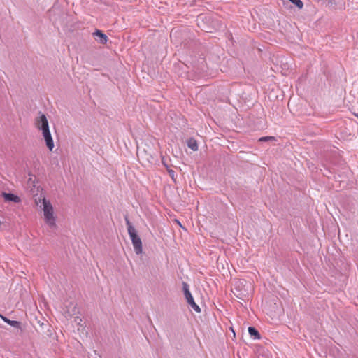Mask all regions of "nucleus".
<instances>
[{"instance_id": "1", "label": "nucleus", "mask_w": 358, "mask_h": 358, "mask_svg": "<svg viewBox=\"0 0 358 358\" xmlns=\"http://www.w3.org/2000/svg\"><path fill=\"white\" fill-rule=\"evenodd\" d=\"M35 202L41 208L43 213V219L45 224L50 229H55L57 227V216L51 202L42 196L35 199Z\"/></svg>"}, {"instance_id": "2", "label": "nucleus", "mask_w": 358, "mask_h": 358, "mask_svg": "<svg viewBox=\"0 0 358 358\" xmlns=\"http://www.w3.org/2000/svg\"><path fill=\"white\" fill-rule=\"evenodd\" d=\"M35 127L41 131L42 136L48 148L52 151L55 147L53 139L49 129V124L46 116L40 113L34 120Z\"/></svg>"}, {"instance_id": "3", "label": "nucleus", "mask_w": 358, "mask_h": 358, "mask_svg": "<svg viewBox=\"0 0 358 358\" xmlns=\"http://www.w3.org/2000/svg\"><path fill=\"white\" fill-rule=\"evenodd\" d=\"M126 224L127 226L128 234L131 240L134 252L136 255H141L143 252L142 241L138 236L137 231L134 227L131 224L129 220L126 219Z\"/></svg>"}, {"instance_id": "4", "label": "nucleus", "mask_w": 358, "mask_h": 358, "mask_svg": "<svg viewBox=\"0 0 358 358\" xmlns=\"http://www.w3.org/2000/svg\"><path fill=\"white\" fill-rule=\"evenodd\" d=\"M183 290L185 299L187 303L191 306V307L197 313L201 312V308L199 306L194 302V298L192 296L189 290L188 285L186 283H183Z\"/></svg>"}, {"instance_id": "5", "label": "nucleus", "mask_w": 358, "mask_h": 358, "mask_svg": "<svg viewBox=\"0 0 358 358\" xmlns=\"http://www.w3.org/2000/svg\"><path fill=\"white\" fill-rule=\"evenodd\" d=\"M94 36L97 37L96 40L101 44H106L108 41L107 36L100 30H96L94 34Z\"/></svg>"}, {"instance_id": "6", "label": "nucleus", "mask_w": 358, "mask_h": 358, "mask_svg": "<svg viewBox=\"0 0 358 358\" xmlns=\"http://www.w3.org/2000/svg\"><path fill=\"white\" fill-rule=\"evenodd\" d=\"M2 196L6 201H13L15 203H19L20 201V199L17 196L11 193L3 192Z\"/></svg>"}, {"instance_id": "7", "label": "nucleus", "mask_w": 358, "mask_h": 358, "mask_svg": "<svg viewBox=\"0 0 358 358\" xmlns=\"http://www.w3.org/2000/svg\"><path fill=\"white\" fill-rule=\"evenodd\" d=\"M70 306H71V310L68 309V310L64 311V314L65 315L66 317H71L77 313V308L76 307V305L73 303H71Z\"/></svg>"}, {"instance_id": "8", "label": "nucleus", "mask_w": 358, "mask_h": 358, "mask_svg": "<svg viewBox=\"0 0 358 358\" xmlns=\"http://www.w3.org/2000/svg\"><path fill=\"white\" fill-rule=\"evenodd\" d=\"M187 146L194 151H196L198 150L197 142L194 138H190L188 140Z\"/></svg>"}, {"instance_id": "9", "label": "nucleus", "mask_w": 358, "mask_h": 358, "mask_svg": "<svg viewBox=\"0 0 358 358\" xmlns=\"http://www.w3.org/2000/svg\"><path fill=\"white\" fill-rule=\"evenodd\" d=\"M248 333L251 336H254V338L255 339L260 338V334H259L258 331L252 327H250L248 328Z\"/></svg>"}, {"instance_id": "10", "label": "nucleus", "mask_w": 358, "mask_h": 358, "mask_svg": "<svg viewBox=\"0 0 358 358\" xmlns=\"http://www.w3.org/2000/svg\"><path fill=\"white\" fill-rule=\"evenodd\" d=\"M3 320L8 323V324L11 325L12 327L18 328L20 327V322L17 321L10 320L9 319H7L6 317H3Z\"/></svg>"}, {"instance_id": "11", "label": "nucleus", "mask_w": 358, "mask_h": 358, "mask_svg": "<svg viewBox=\"0 0 358 358\" xmlns=\"http://www.w3.org/2000/svg\"><path fill=\"white\" fill-rule=\"evenodd\" d=\"M291 1L293 4L296 5V6L301 9L303 7V3L301 0H289Z\"/></svg>"}, {"instance_id": "12", "label": "nucleus", "mask_w": 358, "mask_h": 358, "mask_svg": "<svg viewBox=\"0 0 358 358\" xmlns=\"http://www.w3.org/2000/svg\"><path fill=\"white\" fill-rule=\"evenodd\" d=\"M273 139H274V138L272 136H265V137L260 138L259 141H267L273 140Z\"/></svg>"}, {"instance_id": "13", "label": "nucleus", "mask_w": 358, "mask_h": 358, "mask_svg": "<svg viewBox=\"0 0 358 358\" xmlns=\"http://www.w3.org/2000/svg\"><path fill=\"white\" fill-rule=\"evenodd\" d=\"M167 170H168V173H169V176H170L172 178H173V177H174V174H175V172H174L172 169H168Z\"/></svg>"}, {"instance_id": "14", "label": "nucleus", "mask_w": 358, "mask_h": 358, "mask_svg": "<svg viewBox=\"0 0 358 358\" xmlns=\"http://www.w3.org/2000/svg\"><path fill=\"white\" fill-rule=\"evenodd\" d=\"M81 320L78 317H76L75 318V321H76V322H77V320Z\"/></svg>"}, {"instance_id": "15", "label": "nucleus", "mask_w": 358, "mask_h": 358, "mask_svg": "<svg viewBox=\"0 0 358 358\" xmlns=\"http://www.w3.org/2000/svg\"><path fill=\"white\" fill-rule=\"evenodd\" d=\"M162 162L163 164H164V165L167 167V165L165 164V162H164V158L162 159Z\"/></svg>"}, {"instance_id": "16", "label": "nucleus", "mask_w": 358, "mask_h": 358, "mask_svg": "<svg viewBox=\"0 0 358 358\" xmlns=\"http://www.w3.org/2000/svg\"><path fill=\"white\" fill-rule=\"evenodd\" d=\"M357 117H358V115H357Z\"/></svg>"}]
</instances>
